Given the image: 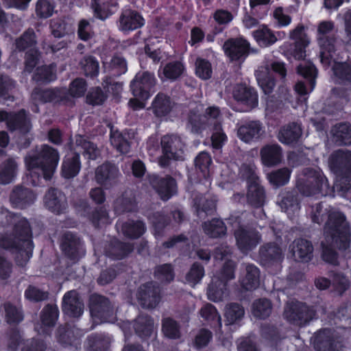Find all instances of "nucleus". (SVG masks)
I'll list each match as a JSON object with an SVG mask.
<instances>
[{
	"mask_svg": "<svg viewBox=\"0 0 351 351\" xmlns=\"http://www.w3.org/2000/svg\"><path fill=\"white\" fill-rule=\"evenodd\" d=\"M325 241H322V258L330 264L337 263L336 253L332 246L346 250L350 246V232L345 216L337 210H331L324 230Z\"/></svg>",
	"mask_w": 351,
	"mask_h": 351,
	"instance_id": "obj_1",
	"label": "nucleus"
},
{
	"mask_svg": "<svg viewBox=\"0 0 351 351\" xmlns=\"http://www.w3.org/2000/svg\"><path fill=\"white\" fill-rule=\"evenodd\" d=\"M331 21H322L317 27V40L321 48V62L324 65H332L333 75L332 79L335 84L348 86L351 83V66L346 63L336 62L333 59L334 45L327 34L333 29Z\"/></svg>",
	"mask_w": 351,
	"mask_h": 351,
	"instance_id": "obj_2",
	"label": "nucleus"
},
{
	"mask_svg": "<svg viewBox=\"0 0 351 351\" xmlns=\"http://www.w3.org/2000/svg\"><path fill=\"white\" fill-rule=\"evenodd\" d=\"M59 159L57 151L46 145L38 148L35 153H29L25 158L27 182L33 186L38 185L40 173L45 180L51 179Z\"/></svg>",
	"mask_w": 351,
	"mask_h": 351,
	"instance_id": "obj_3",
	"label": "nucleus"
},
{
	"mask_svg": "<svg viewBox=\"0 0 351 351\" xmlns=\"http://www.w3.org/2000/svg\"><path fill=\"white\" fill-rule=\"evenodd\" d=\"M197 111H191L188 119L187 128L191 132L197 133L205 125H214L215 132L211 136L212 146L215 149H220L228 140L226 134L221 130L217 119L219 116V110L215 106L206 109V114L201 115L199 112L202 110V105H197Z\"/></svg>",
	"mask_w": 351,
	"mask_h": 351,
	"instance_id": "obj_4",
	"label": "nucleus"
},
{
	"mask_svg": "<svg viewBox=\"0 0 351 351\" xmlns=\"http://www.w3.org/2000/svg\"><path fill=\"white\" fill-rule=\"evenodd\" d=\"M15 234L0 239V246L6 249L18 250L25 261L29 260L34 248L31 239V230L27 220L17 215H14Z\"/></svg>",
	"mask_w": 351,
	"mask_h": 351,
	"instance_id": "obj_5",
	"label": "nucleus"
},
{
	"mask_svg": "<svg viewBox=\"0 0 351 351\" xmlns=\"http://www.w3.org/2000/svg\"><path fill=\"white\" fill-rule=\"evenodd\" d=\"M230 250L227 246L221 247L216 250L214 258L215 260L225 261L226 263L222 271L223 279L219 276H214L210 285L208 286L207 295L208 298L213 302H219L228 296L226 289V281L232 279L234 277V264L229 260Z\"/></svg>",
	"mask_w": 351,
	"mask_h": 351,
	"instance_id": "obj_6",
	"label": "nucleus"
},
{
	"mask_svg": "<svg viewBox=\"0 0 351 351\" xmlns=\"http://www.w3.org/2000/svg\"><path fill=\"white\" fill-rule=\"evenodd\" d=\"M298 190L304 195H326L329 188L328 181L319 169H306L297 180Z\"/></svg>",
	"mask_w": 351,
	"mask_h": 351,
	"instance_id": "obj_7",
	"label": "nucleus"
},
{
	"mask_svg": "<svg viewBox=\"0 0 351 351\" xmlns=\"http://www.w3.org/2000/svg\"><path fill=\"white\" fill-rule=\"evenodd\" d=\"M156 80L153 74L148 72L138 73L131 82V89L134 98L129 101V106L134 110L145 107V101L154 93Z\"/></svg>",
	"mask_w": 351,
	"mask_h": 351,
	"instance_id": "obj_8",
	"label": "nucleus"
},
{
	"mask_svg": "<svg viewBox=\"0 0 351 351\" xmlns=\"http://www.w3.org/2000/svg\"><path fill=\"white\" fill-rule=\"evenodd\" d=\"M241 176L247 180L248 190L247 198L250 204L254 206H261L264 202V191L259 185L258 177L253 165H243L240 169Z\"/></svg>",
	"mask_w": 351,
	"mask_h": 351,
	"instance_id": "obj_9",
	"label": "nucleus"
},
{
	"mask_svg": "<svg viewBox=\"0 0 351 351\" xmlns=\"http://www.w3.org/2000/svg\"><path fill=\"white\" fill-rule=\"evenodd\" d=\"M271 70L279 73L282 77L286 75L285 65L280 62H266L265 65L260 66L256 71V77L258 86L265 94H269L275 85Z\"/></svg>",
	"mask_w": 351,
	"mask_h": 351,
	"instance_id": "obj_10",
	"label": "nucleus"
},
{
	"mask_svg": "<svg viewBox=\"0 0 351 351\" xmlns=\"http://www.w3.org/2000/svg\"><path fill=\"white\" fill-rule=\"evenodd\" d=\"M35 43V34L32 29L25 32L23 35L16 41V48L19 50L29 48L26 53L25 67V71L29 73L32 72L33 69L38 65L39 63V55L38 51L36 49L32 47Z\"/></svg>",
	"mask_w": 351,
	"mask_h": 351,
	"instance_id": "obj_11",
	"label": "nucleus"
},
{
	"mask_svg": "<svg viewBox=\"0 0 351 351\" xmlns=\"http://www.w3.org/2000/svg\"><path fill=\"white\" fill-rule=\"evenodd\" d=\"M163 157L159 160L160 166L167 165L164 158L173 160L184 159V144L180 138L175 135L164 136L161 140Z\"/></svg>",
	"mask_w": 351,
	"mask_h": 351,
	"instance_id": "obj_12",
	"label": "nucleus"
},
{
	"mask_svg": "<svg viewBox=\"0 0 351 351\" xmlns=\"http://www.w3.org/2000/svg\"><path fill=\"white\" fill-rule=\"evenodd\" d=\"M284 315L288 321L302 325L313 319L314 312L307 306L297 302L287 305Z\"/></svg>",
	"mask_w": 351,
	"mask_h": 351,
	"instance_id": "obj_13",
	"label": "nucleus"
},
{
	"mask_svg": "<svg viewBox=\"0 0 351 351\" xmlns=\"http://www.w3.org/2000/svg\"><path fill=\"white\" fill-rule=\"evenodd\" d=\"M234 235L237 246L243 253H247L254 248L261 240V237L256 231L243 228L238 229Z\"/></svg>",
	"mask_w": 351,
	"mask_h": 351,
	"instance_id": "obj_14",
	"label": "nucleus"
},
{
	"mask_svg": "<svg viewBox=\"0 0 351 351\" xmlns=\"http://www.w3.org/2000/svg\"><path fill=\"white\" fill-rule=\"evenodd\" d=\"M140 304L145 308H154L160 301L159 291L152 282L141 287L137 293Z\"/></svg>",
	"mask_w": 351,
	"mask_h": 351,
	"instance_id": "obj_15",
	"label": "nucleus"
},
{
	"mask_svg": "<svg viewBox=\"0 0 351 351\" xmlns=\"http://www.w3.org/2000/svg\"><path fill=\"white\" fill-rule=\"evenodd\" d=\"M7 121V124L11 130L19 129L22 133L27 132L31 126L29 120L27 118L25 112L22 110L16 114H9L6 112H0V121Z\"/></svg>",
	"mask_w": 351,
	"mask_h": 351,
	"instance_id": "obj_16",
	"label": "nucleus"
},
{
	"mask_svg": "<svg viewBox=\"0 0 351 351\" xmlns=\"http://www.w3.org/2000/svg\"><path fill=\"white\" fill-rule=\"evenodd\" d=\"M304 25H299L294 29L290 32V38L295 40V49L293 56L295 59L300 60L305 57V48L308 45L310 41L304 32Z\"/></svg>",
	"mask_w": 351,
	"mask_h": 351,
	"instance_id": "obj_17",
	"label": "nucleus"
},
{
	"mask_svg": "<svg viewBox=\"0 0 351 351\" xmlns=\"http://www.w3.org/2000/svg\"><path fill=\"white\" fill-rule=\"evenodd\" d=\"M248 49L249 43L241 38L228 40L223 45L226 54L232 60L242 58L247 53Z\"/></svg>",
	"mask_w": 351,
	"mask_h": 351,
	"instance_id": "obj_18",
	"label": "nucleus"
},
{
	"mask_svg": "<svg viewBox=\"0 0 351 351\" xmlns=\"http://www.w3.org/2000/svg\"><path fill=\"white\" fill-rule=\"evenodd\" d=\"M263 128L259 121H250L238 130V136L243 142L250 143L258 139L263 134Z\"/></svg>",
	"mask_w": 351,
	"mask_h": 351,
	"instance_id": "obj_19",
	"label": "nucleus"
},
{
	"mask_svg": "<svg viewBox=\"0 0 351 351\" xmlns=\"http://www.w3.org/2000/svg\"><path fill=\"white\" fill-rule=\"evenodd\" d=\"M234 97L245 106V111L250 110L258 105V95L256 92L243 86H237L234 90Z\"/></svg>",
	"mask_w": 351,
	"mask_h": 351,
	"instance_id": "obj_20",
	"label": "nucleus"
},
{
	"mask_svg": "<svg viewBox=\"0 0 351 351\" xmlns=\"http://www.w3.org/2000/svg\"><path fill=\"white\" fill-rule=\"evenodd\" d=\"M63 311L71 317H79L83 313V304L75 291L67 292L63 298Z\"/></svg>",
	"mask_w": 351,
	"mask_h": 351,
	"instance_id": "obj_21",
	"label": "nucleus"
},
{
	"mask_svg": "<svg viewBox=\"0 0 351 351\" xmlns=\"http://www.w3.org/2000/svg\"><path fill=\"white\" fill-rule=\"evenodd\" d=\"M261 157L264 165L267 167L276 165L282 160L281 148L277 144L266 145L261 149Z\"/></svg>",
	"mask_w": 351,
	"mask_h": 351,
	"instance_id": "obj_22",
	"label": "nucleus"
},
{
	"mask_svg": "<svg viewBox=\"0 0 351 351\" xmlns=\"http://www.w3.org/2000/svg\"><path fill=\"white\" fill-rule=\"evenodd\" d=\"M144 19L136 12L125 10L123 12L119 21V28L122 31H130L142 27Z\"/></svg>",
	"mask_w": 351,
	"mask_h": 351,
	"instance_id": "obj_23",
	"label": "nucleus"
},
{
	"mask_svg": "<svg viewBox=\"0 0 351 351\" xmlns=\"http://www.w3.org/2000/svg\"><path fill=\"white\" fill-rule=\"evenodd\" d=\"M313 247L311 243L304 239L295 241L291 247V252L295 260L308 262L313 257Z\"/></svg>",
	"mask_w": 351,
	"mask_h": 351,
	"instance_id": "obj_24",
	"label": "nucleus"
},
{
	"mask_svg": "<svg viewBox=\"0 0 351 351\" xmlns=\"http://www.w3.org/2000/svg\"><path fill=\"white\" fill-rule=\"evenodd\" d=\"M81 169L80 156L75 153L67 154L62 162V175L65 178L76 176Z\"/></svg>",
	"mask_w": 351,
	"mask_h": 351,
	"instance_id": "obj_25",
	"label": "nucleus"
},
{
	"mask_svg": "<svg viewBox=\"0 0 351 351\" xmlns=\"http://www.w3.org/2000/svg\"><path fill=\"white\" fill-rule=\"evenodd\" d=\"M92 7L95 15L100 19H105L114 13L118 8V0H92Z\"/></svg>",
	"mask_w": 351,
	"mask_h": 351,
	"instance_id": "obj_26",
	"label": "nucleus"
},
{
	"mask_svg": "<svg viewBox=\"0 0 351 351\" xmlns=\"http://www.w3.org/2000/svg\"><path fill=\"white\" fill-rule=\"evenodd\" d=\"M45 204L51 212L59 213L65 208V197L60 192L50 189L45 196Z\"/></svg>",
	"mask_w": 351,
	"mask_h": 351,
	"instance_id": "obj_27",
	"label": "nucleus"
},
{
	"mask_svg": "<svg viewBox=\"0 0 351 351\" xmlns=\"http://www.w3.org/2000/svg\"><path fill=\"white\" fill-rule=\"evenodd\" d=\"M34 199V194L28 189L22 187L15 188L10 196V201L12 204L21 208L32 203Z\"/></svg>",
	"mask_w": 351,
	"mask_h": 351,
	"instance_id": "obj_28",
	"label": "nucleus"
},
{
	"mask_svg": "<svg viewBox=\"0 0 351 351\" xmlns=\"http://www.w3.org/2000/svg\"><path fill=\"white\" fill-rule=\"evenodd\" d=\"M9 348L12 350L21 349V351H43V346L33 340L23 341L19 332H14L10 338Z\"/></svg>",
	"mask_w": 351,
	"mask_h": 351,
	"instance_id": "obj_29",
	"label": "nucleus"
},
{
	"mask_svg": "<svg viewBox=\"0 0 351 351\" xmlns=\"http://www.w3.org/2000/svg\"><path fill=\"white\" fill-rule=\"evenodd\" d=\"M103 65L105 71L112 72L114 75H119L127 71L126 62L119 56L104 58Z\"/></svg>",
	"mask_w": 351,
	"mask_h": 351,
	"instance_id": "obj_30",
	"label": "nucleus"
},
{
	"mask_svg": "<svg viewBox=\"0 0 351 351\" xmlns=\"http://www.w3.org/2000/svg\"><path fill=\"white\" fill-rule=\"evenodd\" d=\"M278 204L289 217H291L299 210L298 199L292 193H282L278 197Z\"/></svg>",
	"mask_w": 351,
	"mask_h": 351,
	"instance_id": "obj_31",
	"label": "nucleus"
},
{
	"mask_svg": "<svg viewBox=\"0 0 351 351\" xmlns=\"http://www.w3.org/2000/svg\"><path fill=\"white\" fill-rule=\"evenodd\" d=\"M257 43L263 47H269L277 41V36L267 26L262 25L253 32Z\"/></svg>",
	"mask_w": 351,
	"mask_h": 351,
	"instance_id": "obj_32",
	"label": "nucleus"
},
{
	"mask_svg": "<svg viewBox=\"0 0 351 351\" xmlns=\"http://www.w3.org/2000/svg\"><path fill=\"white\" fill-rule=\"evenodd\" d=\"M301 136V128L299 125L292 123L284 126L279 132L278 138L284 144H291L296 141Z\"/></svg>",
	"mask_w": 351,
	"mask_h": 351,
	"instance_id": "obj_33",
	"label": "nucleus"
},
{
	"mask_svg": "<svg viewBox=\"0 0 351 351\" xmlns=\"http://www.w3.org/2000/svg\"><path fill=\"white\" fill-rule=\"evenodd\" d=\"M242 287L246 290L256 289L259 285V271L253 265H247L245 267V276L241 281Z\"/></svg>",
	"mask_w": 351,
	"mask_h": 351,
	"instance_id": "obj_34",
	"label": "nucleus"
},
{
	"mask_svg": "<svg viewBox=\"0 0 351 351\" xmlns=\"http://www.w3.org/2000/svg\"><path fill=\"white\" fill-rule=\"evenodd\" d=\"M334 141L339 145L351 143V126L348 123L336 125L331 130Z\"/></svg>",
	"mask_w": 351,
	"mask_h": 351,
	"instance_id": "obj_35",
	"label": "nucleus"
},
{
	"mask_svg": "<svg viewBox=\"0 0 351 351\" xmlns=\"http://www.w3.org/2000/svg\"><path fill=\"white\" fill-rule=\"evenodd\" d=\"M65 93V90H35L32 95V97L35 101H40L43 102L52 101L58 100H68V97H63L62 95Z\"/></svg>",
	"mask_w": 351,
	"mask_h": 351,
	"instance_id": "obj_36",
	"label": "nucleus"
},
{
	"mask_svg": "<svg viewBox=\"0 0 351 351\" xmlns=\"http://www.w3.org/2000/svg\"><path fill=\"white\" fill-rule=\"evenodd\" d=\"M171 108L169 97L163 94H158L152 103L153 112L158 117L166 115Z\"/></svg>",
	"mask_w": 351,
	"mask_h": 351,
	"instance_id": "obj_37",
	"label": "nucleus"
},
{
	"mask_svg": "<svg viewBox=\"0 0 351 351\" xmlns=\"http://www.w3.org/2000/svg\"><path fill=\"white\" fill-rule=\"evenodd\" d=\"M184 68L182 63L176 62L167 64L162 71H159V77L161 80H175L182 75Z\"/></svg>",
	"mask_w": 351,
	"mask_h": 351,
	"instance_id": "obj_38",
	"label": "nucleus"
},
{
	"mask_svg": "<svg viewBox=\"0 0 351 351\" xmlns=\"http://www.w3.org/2000/svg\"><path fill=\"white\" fill-rule=\"evenodd\" d=\"M154 187H156V190L161 199L167 200L176 192V184L174 179L167 178L160 180L158 186L154 185Z\"/></svg>",
	"mask_w": 351,
	"mask_h": 351,
	"instance_id": "obj_39",
	"label": "nucleus"
},
{
	"mask_svg": "<svg viewBox=\"0 0 351 351\" xmlns=\"http://www.w3.org/2000/svg\"><path fill=\"white\" fill-rule=\"evenodd\" d=\"M16 163L12 159H9L2 165L0 171V182L2 184L11 182L16 176Z\"/></svg>",
	"mask_w": 351,
	"mask_h": 351,
	"instance_id": "obj_40",
	"label": "nucleus"
},
{
	"mask_svg": "<svg viewBox=\"0 0 351 351\" xmlns=\"http://www.w3.org/2000/svg\"><path fill=\"white\" fill-rule=\"evenodd\" d=\"M75 144L77 147H81L84 150V155L88 159L95 160L99 154L97 147L90 141H88L82 136L79 135L76 136Z\"/></svg>",
	"mask_w": 351,
	"mask_h": 351,
	"instance_id": "obj_41",
	"label": "nucleus"
},
{
	"mask_svg": "<svg viewBox=\"0 0 351 351\" xmlns=\"http://www.w3.org/2000/svg\"><path fill=\"white\" fill-rule=\"evenodd\" d=\"M330 163L334 167L346 168L351 171V152L339 150L330 158Z\"/></svg>",
	"mask_w": 351,
	"mask_h": 351,
	"instance_id": "obj_42",
	"label": "nucleus"
},
{
	"mask_svg": "<svg viewBox=\"0 0 351 351\" xmlns=\"http://www.w3.org/2000/svg\"><path fill=\"white\" fill-rule=\"evenodd\" d=\"M144 224L141 221H129L121 225L123 234L129 238H138L145 232Z\"/></svg>",
	"mask_w": 351,
	"mask_h": 351,
	"instance_id": "obj_43",
	"label": "nucleus"
},
{
	"mask_svg": "<svg viewBox=\"0 0 351 351\" xmlns=\"http://www.w3.org/2000/svg\"><path fill=\"white\" fill-rule=\"evenodd\" d=\"M135 330L140 336L148 337L154 330V322L149 317L141 316L136 321Z\"/></svg>",
	"mask_w": 351,
	"mask_h": 351,
	"instance_id": "obj_44",
	"label": "nucleus"
},
{
	"mask_svg": "<svg viewBox=\"0 0 351 351\" xmlns=\"http://www.w3.org/2000/svg\"><path fill=\"white\" fill-rule=\"evenodd\" d=\"M125 135V134L121 133L118 131H111V144L121 154L128 153L130 147Z\"/></svg>",
	"mask_w": 351,
	"mask_h": 351,
	"instance_id": "obj_45",
	"label": "nucleus"
},
{
	"mask_svg": "<svg viewBox=\"0 0 351 351\" xmlns=\"http://www.w3.org/2000/svg\"><path fill=\"white\" fill-rule=\"evenodd\" d=\"M203 228L205 233L212 237H217L224 234L226 230L223 222L217 219L206 222Z\"/></svg>",
	"mask_w": 351,
	"mask_h": 351,
	"instance_id": "obj_46",
	"label": "nucleus"
},
{
	"mask_svg": "<svg viewBox=\"0 0 351 351\" xmlns=\"http://www.w3.org/2000/svg\"><path fill=\"white\" fill-rule=\"evenodd\" d=\"M118 169L115 166L108 163L104 164L97 169L96 179L98 182L102 184L108 179L116 177Z\"/></svg>",
	"mask_w": 351,
	"mask_h": 351,
	"instance_id": "obj_47",
	"label": "nucleus"
},
{
	"mask_svg": "<svg viewBox=\"0 0 351 351\" xmlns=\"http://www.w3.org/2000/svg\"><path fill=\"white\" fill-rule=\"evenodd\" d=\"M290 171L287 168L271 172L267 175L269 182L274 186H280L288 183L290 178Z\"/></svg>",
	"mask_w": 351,
	"mask_h": 351,
	"instance_id": "obj_48",
	"label": "nucleus"
},
{
	"mask_svg": "<svg viewBox=\"0 0 351 351\" xmlns=\"http://www.w3.org/2000/svg\"><path fill=\"white\" fill-rule=\"evenodd\" d=\"M51 33L56 38H61L65 35L73 33L71 24L66 23L62 20L56 19L51 22Z\"/></svg>",
	"mask_w": 351,
	"mask_h": 351,
	"instance_id": "obj_49",
	"label": "nucleus"
},
{
	"mask_svg": "<svg viewBox=\"0 0 351 351\" xmlns=\"http://www.w3.org/2000/svg\"><path fill=\"white\" fill-rule=\"evenodd\" d=\"M3 308L5 318L8 323H18L23 319V315L19 308L11 303H4Z\"/></svg>",
	"mask_w": 351,
	"mask_h": 351,
	"instance_id": "obj_50",
	"label": "nucleus"
},
{
	"mask_svg": "<svg viewBox=\"0 0 351 351\" xmlns=\"http://www.w3.org/2000/svg\"><path fill=\"white\" fill-rule=\"evenodd\" d=\"M200 315L205 320L210 322L211 324L216 323L219 327L221 326V317L212 304H207L204 305L201 308Z\"/></svg>",
	"mask_w": 351,
	"mask_h": 351,
	"instance_id": "obj_51",
	"label": "nucleus"
},
{
	"mask_svg": "<svg viewBox=\"0 0 351 351\" xmlns=\"http://www.w3.org/2000/svg\"><path fill=\"white\" fill-rule=\"evenodd\" d=\"M300 75L309 80L312 91L315 86L316 69L311 62L301 63L298 67Z\"/></svg>",
	"mask_w": 351,
	"mask_h": 351,
	"instance_id": "obj_52",
	"label": "nucleus"
},
{
	"mask_svg": "<svg viewBox=\"0 0 351 351\" xmlns=\"http://www.w3.org/2000/svg\"><path fill=\"white\" fill-rule=\"evenodd\" d=\"M33 78L37 82H50L56 78L54 66H38Z\"/></svg>",
	"mask_w": 351,
	"mask_h": 351,
	"instance_id": "obj_53",
	"label": "nucleus"
},
{
	"mask_svg": "<svg viewBox=\"0 0 351 351\" xmlns=\"http://www.w3.org/2000/svg\"><path fill=\"white\" fill-rule=\"evenodd\" d=\"M204 276L203 267L197 263H194L186 276V281L191 286L194 287L198 284Z\"/></svg>",
	"mask_w": 351,
	"mask_h": 351,
	"instance_id": "obj_54",
	"label": "nucleus"
},
{
	"mask_svg": "<svg viewBox=\"0 0 351 351\" xmlns=\"http://www.w3.org/2000/svg\"><path fill=\"white\" fill-rule=\"evenodd\" d=\"M271 311V303L267 300H258L253 304L252 313L257 317L265 318Z\"/></svg>",
	"mask_w": 351,
	"mask_h": 351,
	"instance_id": "obj_55",
	"label": "nucleus"
},
{
	"mask_svg": "<svg viewBox=\"0 0 351 351\" xmlns=\"http://www.w3.org/2000/svg\"><path fill=\"white\" fill-rule=\"evenodd\" d=\"M54 8L53 0H38L36 6V13L38 16L47 19L53 14Z\"/></svg>",
	"mask_w": 351,
	"mask_h": 351,
	"instance_id": "obj_56",
	"label": "nucleus"
},
{
	"mask_svg": "<svg viewBox=\"0 0 351 351\" xmlns=\"http://www.w3.org/2000/svg\"><path fill=\"white\" fill-rule=\"evenodd\" d=\"M244 315L243 308L237 304H232L227 306L225 317L227 324H232L240 319Z\"/></svg>",
	"mask_w": 351,
	"mask_h": 351,
	"instance_id": "obj_57",
	"label": "nucleus"
},
{
	"mask_svg": "<svg viewBox=\"0 0 351 351\" xmlns=\"http://www.w3.org/2000/svg\"><path fill=\"white\" fill-rule=\"evenodd\" d=\"M58 317V311L56 306L47 305L41 314V322L45 326H51L54 324Z\"/></svg>",
	"mask_w": 351,
	"mask_h": 351,
	"instance_id": "obj_58",
	"label": "nucleus"
},
{
	"mask_svg": "<svg viewBox=\"0 0 351 351\" xmlns=\"http://www.w3.org/2000/svg\"><path fill=\"white\" fill-rule=\"evenodd\" d=\"M110 313L109 310H105L101 306L92 304L90 306V315L96 324L112 322V319L107 317Z\"/></svg>",
	"mask_w": 351,
	"mask_h": 351,
	"instance_id": "obj_59",
	"label": "nucleus"
},
{
	"mask_svg": "<svg viewBox=\"0 0 351 351\" xmlns=\"http://www.w3.org/2000/svg\"><path fill=\"white\" fill-rule=\"evenodd\" d=\"M213 71L210 63L202 58H198L195 62V73L202 80H207L211 77Z\"/></svg>",
	"mask_w": 351,
	"mask_h": 351,
	"instance_id": "obj_60",
	"label": "nucleus"
},
{
	"mask_svg": "<svg viewBox=\"0 0 351 351\" xmlns=\"http://www.w3.org/2000/svg\"><path fill=\"white\" fill-rule=\"evenodd\" d=\"M155 277L161 282H171L174 278L171 266L167 264L158 266L155 271Z\"/></svg>",
	"mask_w": 351,
	"mask_h": 351,
	"instance_id": "obj_61",
	"label": "nucleus"
},
{
	"mask_svg": "<svg viewBox=\"0 0 351 351\" xmlns=\"http://www.w3.org/2000/svg\"><path fill=\"white\" fill-rule=\"evenodd\" d=\"M162 332L166 337L170 339L180 337V330L178 324L170 318H166L163 320Z\"/></svg>",
	"mask_w": 351,
	"mask_h": 351,
	"instance_id": "obj_62",
	"label": "nucleus"
},
{
	"mask_svg": "<svg viewBox=\"0 0 351 351\" xmlns=\"http://www.w3.org/2000/svg\"><path fill=\"white\" fill-rule=\"evenodd\" d=\"M81 64L86 75L95 76L98 74L99 63L93 57H85Z\"/></svg>",
	"mask_w": 351,
	"mask_h": 351,
	"instance_id": "obj_63",
	"label": "nucleus"
},
{
	"mask_svg": "<svg viewBox=\"0 0 351 351\" xmlns=\"http://www.w3.org/2000/svg\"><path fill=\"white\" fill-rule=\"evenodd\" d=\"M211 162V158L206 152H201L195 160L196 167L203 173L204 176L208 173V168Z\"/></svg>",
	"mask_w": 351,
	"mask_h": 351,
	"instance_id": "obj_64",
	"label": "nucleus"
}]
</instances>
